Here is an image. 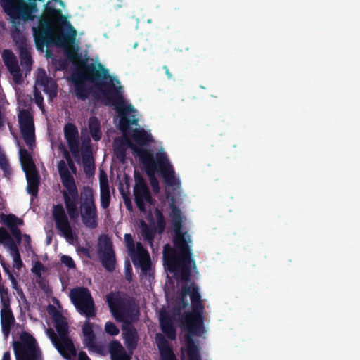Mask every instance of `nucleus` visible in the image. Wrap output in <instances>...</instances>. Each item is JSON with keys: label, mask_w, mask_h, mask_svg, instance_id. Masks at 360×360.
I'll return each mask as SVG.
<instances>
[{"label": "nucleus", "mask_w": 360, "mask_h": 360, "mask_svg": "<svg viewBox=\"0 0 360 360\" xmlns=\"http://www.w3.org/2000/svg\"><path fill=\"white\" fill-rule=\"evenodd\" d=\"M82 67L79 72L74 74L72 82L75 86L76 97L85 101L91 93L86 82L93 83L96 89L101 92L103 101L105 105H112L120 114L118 127L124 134L129 129L130 125H137L139 120L132 116V119L127 117V112H134L136 109L132 104L126 105L122 95V86H117L114 82L120 84V81L111 76L109 70L101 64L88 63L82 61Z\"/></svg>", "instance_id": "nucleus-1"}, {"label": "nucleus", "mask_w": 360, "mask_h": 360, "mask_svg": "<svg viewBox=\"0 0 360 360\" xmlns=\"http://www.w3.org/2000/svg\"><path fill=\"white\" fill-rule=\"evenodd\" d=\"M187 295H190L192 310L186 312L184 317L188 330V333L185 335L186 354L188 360H201L199 347L195 343L193 335L201 336L205 332L203 317L205 307L201 301L199 288L195 283L190 285L186 283L181 287V301L184 307L188 304L186 300Z\"/></svg>", "instance_id": "nucleus-2"}, {"label": "nucleus", "mask_w": 360, "mask_h": 360, "mask_svg": "<svg viewBox=\"0 0 360 360\" xmlns=\"http://www.w3.org/2000/svg\"><path fill=\"white\" fill-rule=\"evenodd\" d=\"M47 13L52 17L58 18L60 22L68 24L69 31L67 33H56L46 20L41 21L38 30L33 27L34 38L37 48L42 49L44 46H50L52 45L63 47L65 49V53L67 58L74 63L75 60L79 58L77 49L71 47L75 41L77 36L76 30L67 21L60 9L49 7L47 8Z\"/></svg>", "instance_id": "nucleus-3"}, {"label": "nucleus", "mask_w": 360, "mask_h": 360, "mask_svg": "<svg viewBox=\"0 0 360 360\" xmlns=\"http://www.w3.org/2000/svg\"><path fill=\"white\" fill-rule=\"evenodd\" d=\"M126 141L143 165L146 174L150 177V185L155 193L160 191L159 182L155 176L156 172H160L167 185L174 186L176 184L175 172L165 153H156L155 158L150 150L135 146L128 138L126 139Z\"/></svg>", "instance_id": "nucleus-4"}, {"label": "nucleus", "mask_w": 360, "mask_h": 360, "mask_svg": "<svg viewBox=\"0 0 360 360\" xmlns=\"http://www.w3.org/2000/svg\"><path fill=\"white\" fill-rule=\"evenodd\" d=\"M175 248L179 253H176L169 244H166L164 246V265L170 273L174 274L176 278H179L181 281L187 283L191 278V266L193 265L194 269L196 268L195 262L192 259V252L188 245L187 250H181L178 247H175Z\"/></svg>", "instance_id": "nucleus-5"}, {"label": "nucleus", "mask_w": 360, "mask_h": 360, "mask_svg": "<svg viewBox=\"0 0 360 360\" xmlns=\"http://www.w3.org/2000/svg\"><path fill=\"white\" fill-rule=\"evenodd\" d=\"M106 302L112 316L123 324H133L139 319L140 311L134 299L126 293L110 292Z\"/></svg>", "instance_id": "nucleus-6"}, {"label": "nucleus", "mask_w": 360, "mask_h": 360, "mask_svg": "<svg viewBox=\"0 0 360 360\" xmlns=\"http://www.w3.org/2000/svg\"><path fill=\"white\" fill-rule=\"evenodd\" d=\"M58 172L63 186L67 191H63V197L68 216L72 220L79 217L77 208L79 193L73 176L70 173L63 161L58 165Z\"/></svg>", "instance_id": "nucleus-7"}, {"label": "nucleus", "mask_w": 360, "mask_h": 360, "mask_svg": "<svg viewBox=\"0 0 360 360\" xmlns=\"http://www.w3.org/2000/svg\"><path fill=\"white\" fill-rule=\"evenodd\" d=\"M70 298L79 314L84 316L88 320L96 317L95 302L87 288H72L70 292Z\"/></svg>", "instance_id": "nucleus-8"}, {"label": "nucleus", "mask_w": 360, "mask_h": 360, "mask_svg": "<svg viewBox=\"0 0 360 360\" xmlns=\"http://www.w3.org/2000/svg\"><path fill=\"white\" fill-rule=\"evenodd\" d=\"M124 240L133 264L135 266H139L143 274H150L151 261L148 252L139 242L135 246L133 238L130 233L124 235Z\"/></svg>", "instance_id": "nucleus-9"}, {"label": "nucleus", "mask_w": 360, "mask_h": 360, "mask_svg": "<svg viewBox=\"0 0 360 360\" xmlns=\"http://www.w3.org/2000/svg\"><path fill=\"white\" fill-rule=\"evenodd\" d=\"M26 335L27 338H22V342H13L16 360H43L34 338L29 334Z\"/></svg>", "instance_id": "nucleus-10"}, {"label": "nucleus", "mask_w": 360, "mask_h": 360, "mask_svg": "<svg viewBox=\"0 0 360 360\" xmlns=\"http://www.w3.org/2000/svg\"><path fill=\"white\" fill-rule=\"evenodd\" d=\"M98 252L102 266L108 272L115 269L116 257L111 239L106 235L98 238Z\"/></svg>", "instance_id": "nucleus-11"}, {"label": "nucleus", "mask_w": 360, "mask_h": 360, "mask_svg": "<svg viewBox=\"0 0 360 360\" xmlns=\"http://www.w3.org/2000/svg\"><path fill=\"white\" fill-rule=\"evenodd\" d=\"M135 185L134 187V195L135 203L141 212H146V203L154 205L156 202L153 198L148 186L144 179L138 173H135Z\"/></svg>", "instance_id": "nucleus-12"}, {"label": "nucleus", "mask_w": 360, "mask_h": 360, "mask_svg": "<svg viewBox=\"0 0 360 360\" xmlns=\"http://www.w3.org/2000/svg\"><path fill=\"white\" fill-rule=\"evenodd\" d=\"M18 122L25 142L29 148H32L35 141V135L34 120L31 112L28 110L20 111Z\"/></svg>", "instance_id": "nucleus-13"}, {"label": "nucleus", "mask_w": 360, "mask_h": 360, "mask_svg": "<svg viewBox=\"0 0 360 360\" xmlns=\"http://www.w3.org/2000/svg\"><path fill=\"white\" fill-rule=\"evenodd\" d=\"M54 322L55 328L61 340V343L63 345L67 353L70 354L71 360L72 357L76 356L77 350L72 340L68 336V323L60 314L54 316Z\"/></svg>", "instance_id": "nucleus-14"}, {"label": "nucleus", "mask_w": 360, "mask_h": 360, "mask_svg": "<svg viewBox=\"0 0 360 360\" xmlns=\"http://www.w3.org/2000/svg\"><path fill=\"white\" fill-rule=\"evenodd\" d=\"M4 293L7 295L8 290L0 288L1 302L4 307L1 311V329L4 335L8 336L11 332L12 326L15 323V318L11 309H10L9 300L8 298L6 299L4 297Z\"/></svg>", "instance_id": "nucleus-15"}, {"label": "nucleus", "mask_w": 360, "mask_h": 360, "mask_svg": "<svg viewBox=\"0 0 360 360\" xmlns=\"http://www.w3.org/2000/svg\"><path fill=\"white\" fill-rule=\"evenodd\" d=\"M52 214L56 229L61 231L67 238H71L72 236V228L63 205H53Z\"/></svg>", "instance_id": "nucleus-16"}, {"label": "nucleus", "mask_w": 360, "mask_h": 360, "mask_svg": "<svg viewBox=\"0 0 360 360\" xmlns=\"http://www.w3.org/2000/svg\"><path fill=\"white\" fill-rule=\"evenodd\" d=\"M64 137L73 157L79 158V140L78 129L73 123H67L63 129Z\"/></svg>", "instance_id": "nucleus-17"}, {"label": "nucleus", "mask_w": 360, "mask_h": 360, "mask_svg": "<svg viewBox=\"0 0 360 360\" xmlns=\"http://www.w3.org/2000/svg\"><path fill=\"white\" fill-rule=\"evenodd\" d=\"M36 84L43 87V91L49 96L50 101H52L57 96L58 84L53 79L47 76L44 70H39Z\"/></svg>", "instance_id": "nucleus-18"}, {"label": "nucleus", "mask_w": 360, "mask_h": 360, "mask_svg": "<svg viewBox=\"0 0 360 360\" xmlns=\"http://www.w3.org/2000/svg\"><path fill=\"white\" fill-rule=\"evenodd\" d=\"M2 58L5 65L13 75L14 82L16 84H20L22 81V75L14 53L9 49H4L2 53Z\"/></svg>", "instance_id": "nucleus-19"}, {"label": "nucleus", "mask_w": 360, "mask_h": 360, "mask_svg": "<svg viewBox=\"0 0 360 360\" xmlns=\"http://www.w3.org/2000/svg\"><path fill=\"white\" fill-rule=\"evenodd\" d=\"M13 41L19 51L21 65L26 68H30L32 64V59L27 47L25 37L20 34L13 36Z\"/></svg>", "instance_id": "nucleus-20"}, {"label": "nucleus", "mask_w": 360, "mask_h": 360, "mask_svg": "<svg viewBox=\"0 0 360 360\" xmlns=\"http://www.w3.org/2000/svg\"><path fill=\"white\" fill-rule=\"evenodd\" d=\"M174 236L173 243L174 247L179 248L181 250H187L188 243L190 240V236H186V233L182 231V220H172Z\"/></svg>", "instance_id": "nucleus-21"}, {"label": "nucleus", "mask_w": 360, "mask_h": 360, "mask_svg": "<svg viewBox=\"0 0 360 360\" xmlns=\"http://www.w3.org/2000/svg\"><path fill=\"white\" fill-rule=\"evenodd\" d=\"M83 344L89 351L98 352V346L96 344V337L93 330V323L86 319L82 326Z\"/></svg>", "instance_id": "nucleus-22"}, {"label": "nucleus", "mask_w": 360, "mask_h": 360, "mask_svg": "<svg viewBox=\"0 0 360 360\" xmlns=\"http://www.w3.org/2000/svg\"><path fill=\"white\" fill-rule=\"evenodd\" d=\"M155 342L162 360H177L168 340L162 333H157Z\"/></svg>", "instance_id": "nucleus-23"}, {"label": "nucleus", "mask_w": 360, "mask_h": 360, "mask_svg": "<svg viewBox=\"0 0 360 360\" xmlns=\"http://www.w3.org/2000/svg\"><path fill=\"white\" fill-rule=\"evenodd\" d=\"M160 326L161 330L170 340H173L176 338V332L174 326L172 316L167 312L160 313Z\"/></svg>", "instance_id": "nucleus-24"}, {"label": "nucleus", "mask_w": 360, "mask_h": 360, "mask_svg": "<svg viewBox=\"0 0 360 360\" xmlns=\"http://www.w3.org/2000/svg\"><path fill=\"white\" fill-rule=\"evenodd\" d=\"M81 219L84 225L91 229L98 226V210L96 207L81 208Z\"/></svg>", "instance_id": "nucleus-25"}, {"label": "nucleus", "mask_w": 360, "mask_h": 360, "mask_svg": "<svg viewBox=\"0 0 360 360\" xmlns=\"http://www.w3.org/2000/svg\"><path fill=\"white\" fill-rule=\"evenodd\" d=\"M82 165L84 173L87 176L94 174L95 172L94 159L92 155L91 146L89 144L85 146L82 152Z\"/></svg>", "instance_id": "nucleus-26"}, {"label": "nucleus", "mask_w": 360, "mask_h": 360, "mask_svg": "<svg viewBox=\"0 0 360 360\" xmlns=\"http://www.w3.org/2000/svg\"><path fill=\"white\" fill-rule=\"evenodd\" d=\"M122 330L127 346L129 349H134L139 340L136 328L132 324H123Z\"/></svg>", "instance_id": "nucleus-27"}, {"label": "nucleus", "mask_w": 360, "mask_h": 360, "mask_svg": "<svg viewBox=\"0 0 360 360\" xmlns=\"http://www.w3.org/2000/svg\"><path fill=\"white\" fill-rule=\"evenodd\" d=\"M20 162L25 174L37 172L32 155L23 148L19 150Z\"/></svg>", "instance_id": "nucleus-28"}, {"label": "nucleus", "mask_w": 360, "mask_h": 360, "mask_svg": "<svg viewBox=\"0 0 360 360\" xmlns=\"http://www.w3.org/2000/svg\"><path fill=\"white\" fill-rule=\"evenodd\" d=\"M131 137L135 143L139 146L138 148L145 146L153 141V137L150 133H148L144 129H134L131 131ZM135 146L136 145L134 144ZM137 147V146H136ZM142 149H143L142 148Z\"/></svg>", "instance_id": "nucleus-29"}, {"label": "nucleus", "mask_w": 360, "mask_h": 360, "mask_svg": "<svg viewBox=\"0 0 360 360\" xmlns=\"http://www.w3.org/2000/svg\"><path fill=\"white\" fill-rule=\"evenodd\" d=\"M27 181V191L33 197H37L39 192L40 177L38 172H27L25 174Z\"/></svg>", "instance_id": "nucleus-30"}, {"label": "nucleus", "mask_w": 360, "mask_h": 360, "mask_svg": "<svg viewBox=\"0 0 360 360\" xmlns=\"http://www.w3.org/2000/svg\"><path fill=\"white\" fill-rule=\"evenodd\" d=\"M81 208L96 207L93 189L89 186H84L81 192Z\"/></svg>", "instance_id": "nucleus-31"}, {"label": "nucleus", "mask_w": 360, "mask_h": 360, "mask_svg": "<svg viewBox=\"0 0 360 360\" xmlns=\"http://www.w3.org/2000/svg\"><path fill=\"white\" fill-rule=\"evenodd\" d=\"M100 188H101V206L103 209L108 208L110 203V192L109 185L105 176V179L100 180Z\"/></svg>", "instance_id": "nucleus-32"}, {"label": "nucleus", "mask_w": 360, "mask_h": 360, "mask_svg": "<svg viewBox=\"0 0 360 360\" xmlns=\"http://www.w3.org/2000/svg\"><path fill=\"white\" fill-rule=\"evenodd\" d=\"M48 335L49 338L51 339L53 345L60 353V354L65 359L70 360V354L67 353L63 345L61 343V340L59 336H58L53 329H49Z\"/></svg>", "instance_id": "nucleus-33"}, {"label": "nucleus", "mask_w": 360, "mask_h": 360, "mask_svg": "<svg viewBox=\"0 0 360 360\" xmlns=\"http://www.w3.org/2000/svg\"><path fill=\"white\" fill-rule=\"evenodd\" d=\"M88 126L92 139L96 141H99L102 137L101 122L95 116L90 117L88 122Z\"/></svg>", "instance_id": "nucleus-34"}, {"label": "nucleus", "mask_w": 360, "mask_h": 360, "mask_svg": "<svg viewBox=\"0 0 360 360\" xmlns=\"http://www.w3.org/2000/svg\"><path fill=\"white\" fill-rule=\"evenodd\" d=\"M0 217L1 222L4 224L6 225L9 228V229L15 226H18V225H21L23 224V221L21 219L17 217L13 214H9L7 215L1 214Z\"/></svg>", "instance_id": "nucleus-35"}, {"label": "nucleus", "mask_w": 360, "mask_h": 360, "mask_svg": "<svg viewBox=\"0 0 360 360\" xmlns=\"http://www.w3.org/2000/svg\"><path fill=\"white\" fill-rule=\"evenodd\" d=\"M156 232L155 228L149 227L143 221H141V235L144 241L152 244Z\"/></svg>", "instance_id": "nucleus-36"}, {"label": "nucleus", "mask_w": 360, "mask_h": 360, "mask_svg": "<svg viewBox=\"0 0 360 360\" xmlns=\"http://www.w3.org/2000/svg\"><path fill=\"white\" fill-rule=\"evenodd\" d=\"M155 214L157 219V225L155 229H156L158 233L161 234L164 232L165 229V219L162 214V212L158 207L155 210Z\"/></svg>", "instance_id": "nucleus-37"}, {"label": "nucleus", "mask_w": 360, "mask_h": 360, "mask_svg": "<svg viewBox=\"0 0 360 360\" xmlns=\"http://www.w3.org/2000/svg\"><path fill=\"white\" fill-rule=\"evenodd\" d=\"M0 169L4 172L5 175L10 174L11 172L8 160L4 153H0Z\"/></svg>", "instance_id": "nucleus-38"}, {"label": "nucleus", "mask_w": 360, "mask_h": 360, "mask_svg": "<svg viewBox=\"0 0 360 360\" xmlns=\"http://www.w3.org/2000/svg\"><path fill=\"white\" fill-rule=\"evenodd\" d=\"M120 193L123 198L125 207L127 210L129 212H131L133 210V205L131 203V200L130 198V193L128 191L127 192H125L124 188L122 187L120 188Z\"/></svg>", "instance_id": "nucleus-39"}, {"label": "nucleus", "mask_w": 360, "mask_h": 360, "mask_svg": "<svg viewBox=\"0 0 360 360\" xmlns=\"http://www.w3.org/2000/svg\"><path fill=\"white\" fill-rule=\"evenodd\" d=\"M105 331L110 335L115 336L119 334L120 330L115 323L108 321L105 324Z\"/></svg>", "instance_id": "nucleus-40"}, {"label": "nucleus", "mask_w": 360, "mask_h": 360, "mask_svg": "<svg viewBox=\"0 0 360 360\" xmlns=\"http://www.w3.org/2000/svg\"><path fill=\"white\" fill-rule=\"evenodd\" d=\"M11 241H14L13 239L11 237L8 232L4 227H0V243H6L8 246V244H11Z\"/></svg>", "instance_id": "nucleus-41"}, {"label": "nucleus", "mask_w": 360, "mask_h": 360, "mask_svg": "<svg viewBox=\"0 0 360 360\" xmlns=\"http://www.w3.org/2000/svg\"><path fill=\"white\" fill-rule=\"evenodd\" d=\"M123 351H124V348L120 342H118L117 340H114V341L111 342V343L110 345V352L111 357L112 356V353L114 355H116Z\"/></svg>", "instance_id": "nucleus-42"}, {"label": "nucleus", "mask_w": 360, "mask_h": 360, "mask_svg": "<svg viewBox=\"0 0 360 360\" xmlns=\"http://www.w3.org/2000/svg\"><path fill=\"white\" fill-rule=\"evenodd\" d=\"M34 97L36 105L41 109V110L44 111L43 96L41 95V93L36 88L34 90Z\"/></svg>", "instance_id": "nucleus-43"}, {"label": "nucleus", "mask_w": 360, "mask_h": 360, "mask_svg": "<svg viewBox=\"0 0 360 360\" xmlns=\"http://www.w3.org/2000/svg\"><path fill=\"white\" fill-rule=\"evenodd\" d=\"M8 248L13 259L21 257L18 245L15 241H11V244H8Z\"/></svg>", "instance_id": "nucleus-44"}, {"label": "nucleus", "mask_w": 360, "mask_h": 360, "mask_svg": "<svg viewBox=\"0 0 360 360\" xmlns=\"http://www.w3.org/2000/svg\"><path fill=\"white\" fill-rule=\"evenodd\" d=\"M8 248L13 259L21 257L18 245L15 241H11V244H8Z\"/></svg>", "instance_id": "nucleus-45"}, {"label": "nucleus", "mask_w": 360, "mask_h": 360, "mask_svg": "<svg viewBox=\"0 0 360 360\" xmlns=\"http://www.w3.org/2000/svg\"><path fill=\"white\" fill-rule=\"evenodd\" d=\"M44 270V266L39 261H37L34 263L33 267L32 268V272L34 273L36 275V276L39 278H41V271Z\"/></svg>", "instance_id": "nucleus-46"}, {"label": "nucleus", "mask_w": 360, "mask_h": 360, "mask_svg": "<svg viewBox=\"0 0 360 360\" xmlns=\"http://www.w3.org/2000/svg\"><path fill=\"white\" fill-rule=\"evenodd\" d=\"M171 217L172 220H182L181 210L174 204L171 205Z\"/></svg>", "instance_id": "nucleus-47"}, {"label": "nucleus", "mask_w": 360, "mask_h": 360, "mask_svg": "<svg viewBox=\"0 0 360 360\" xmlns=\"http://www.w3.org/2000/svg\"><path fill=\"white\" fill-rule=\"evenodd\" d=\"M61 262L66 266L67 267L70 269H75V263L72 258L68 255H63L61 257Z\"/></svg>", "instance_id": "nucleus-48"}, {"label": "nucleus", "mask_w": 360, "mask_h": 360, "mask_svg": "<svg viewBox=\"0 0 360 360\" xmlns=\"http://www.w3.org/2000/svg\"><path fill=\"white\" fill-rule=\"evenodd\" d=\"M10 231L13 236L17 240L18 243H20L22 233L20 229L18 226H15L11 228Z\"/></svg>", "instance_id": "nucleus-49"}, {"label": "nucleus", "mask_w": 360, "mask_h": 360, "mask_svg": "<svg viewBox=\"0 0 360 360\" xmlns=\"http://www.w3.org/2000/svg\"><path fill=\"white\" fill-rule=\"evenodd\" d=\"M64 157L65 158L67 162H68V164L70 168V169L72 171V172H75L76 171V167L75 166V164L68 153V150H66L65 149H64Z\"/></svg>", "instance_id": "nucleus-50"}, {"label": "nucleus", "mask_w": 360, "mask_h": 360, "mask_svg": "<svg viewBox=\"0 0 360 360\" xmlns=\"http://www.w3.org/2000/svg\"><path fill=\"white\" fill-rule=\"evenodd\" d=\"M115 153L117 157L120 160V161H123L126 156L125 149L123 148H117L115 149Z\"/></svg>", "instance_id": "nucleus-51"}, {"label": "nucleus", "mask_w": 360, "mask_h": 360, "mask_svg": "<svg viewBox=\"0 0 360 360\" xmlns=\"http://www.w3.org/2000/svg\"><path fill=\"white\" fill-rule=\"evenodd\" d=\"M111 359H112V360H129V358L126 354L124 351H123L116 355H114L112 354V356L111 357Z\"/></svg>", "instance_id": "nucleus-52"}, {"label": "nucleus", "mask_w": 360, "mask_h": 360, "mask_svg": "<svg viewBox=\"0 0 360 360\" xmlns=\"http://www.w3.org/2000/svg\"><path fill=\"white\" fill-rule=\"evenodd\" d=\"M0 264L4 269V272L6 274H8V272L11 271L10 265L1 257H0Z\"/></svg>", "instance_id": "nucleus-53"}, {"label": "nucleus", "mask_w": 360, "mask_h": 360, "mask_svg": "<svg viewBox=\"0 0 360 360\" xmlns=\"http://www.w3.org/2000/svg\"><path fill=\"white\" fill-rule=\"evenodd\" d=\"M23 266V262L20 258L13 259V267L20 270Z\"/></svg>", "instance_id": "nucleus-54"}, {"label": "nucleus", "mask_w": 360, "mask_h": 360, "mask_svg": "<svg viewBox=\"0 0 360 360\" xmlns=\"http://www.w3.org/2000/svg\"><path fill=\"white\" fill-rule=\"evenodd\" d=\"M131 266L130 264H128L127 267L126 268V278L127 281H131L132 277V272H131Z\"/></svg>", "instance_id": "nucleus-55"}, {"label": "nucleus", "mask_w": 360, "mask_h": 360, "mask_svg": "<svg viewBox=\"0 0 360 360\" xmlns=\"http://www.w3.org/2000/svg\"><path fill=\"white\" fill-rule=\"evenodd\" d=\"M78 360H91L84 351H80L78 354Z\"/></svg>", "instance_id": "nucleus-56"}, {"label": "nucleus", "mask_w": 360, "mask_h": 360, "mask_svg": "<svg viewBox=\"0 0 360 360\" xmlns=\"http://www.w3.org/2000/svg\"><path fill=\"white\" fill-rule=\"evenodd\" d=\"M11 284H12V287L17 290L18 294H20V293L23 294L22 289H20L18 287V282H17L16 279L15 281H12Z\"/></svg>", "instance_id": "nucleus-57"}, {"label": "nucleus", "mask_w": 360, "mask_h": 360, "mask_svg": "<svg viewBox=\"0 0 360 360\" xmlns=\"http://www.w3.org/2000/svg\"><path fill=\"white\" fill-rule=\"evenodd\" d=\"M2 360H11V355L9 352H6L4 354Z\"/></svg>", "instance_id": "nucleus-58"}, {"label": "nucleus", "mask_w": 360, "mask_h": 360, "mask_svg": "<svg viewBox=\"0 0 360 360\" xmlns=\"http://www.w3.org/2000/svg\"><path fill=\"white\" fill-rule=\"evenodd\" d=\"M163 68L165 70V74L167 75V76L168 77L169 79L172 78V75L171 74V72H169V69L167 68V66H164Z\"/></svg>", "instance_id": "nucleus-59"}, {"label": "nucleus", "mask_w": 360, "mask_h": 360, "mask_svg": "<svg viewBox=\"0 0 360 360\" xmlns=\"http://www.w3.org/2000/svg\"><path fill=\"white\" fill-rule=\"evenodd\" d=\"M6 274L8 275V278H9V280L11 281V282L12 281H15V280L16 279V278H15V276H14V275H13V274L12 273V271H10L8 272V274Z\"/></svg>", "instance_id": "nucleus-60"}, {"label": "nucleus", "mask_w": 360, "mask_h": 360, "mask_svg": "<svg viewBox=\"0 0 360 360\" xmlns=\"http://www.w3.org/2000/svg\"><path fill=\"white\" fill-rule=\"evenodd\" d=\"M38 284L39 287L41 288L42 289H44L46 286L45 281L44 279L39 281Z\"/></svg>", "instance_id": "nucleus-61"}, {"label": "nucleus", "mask_w": 360, "mask_h": 360, "mask_svg": "<svg viewBox=\"0 0 360 360\" xmlns=\"http://www.w3.org/2000/svg\"><path fill=\"white\" fill-rule=\"evenodd\" d=\"M24 238H25V240H26L27 243L28 244V245H30V243H31L30 236L29 235L25 234Z\"/></svg>", "instance_id": "nucleus-62"}, {"label": "nucleus", "mask_w": 360, "mask_h": 360, "mask_svg": "<svg viewBox=\"0 0 360 360\" xmlns=\"http://www.w3.org/2000/svg\"><path fill=\"white\" fill-rule=\"evenodd\" d=\"M82 251L86 254H88V250L86 248H82Z\"/></svg>", "instance_id": "nucleus-63"}, {"label": "nucleus", "mask_w": 360, "mask_h": 360, "mask_svg": "<svg viewBox=\"0 0 360 360\" xmlns=\"http://www.w3.org/2000/svg\"><path fill=\"white\" fill-rule=\"evenodd\" d=\"M149 216L152 218V214L150 212Z\"/></svg>", "instance_id": "nucleus-64"}]
</instances>
